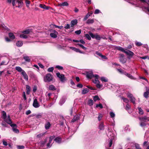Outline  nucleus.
<instances>
[{"label": "nucleus", "instance_id": "obj_3", "mask_svg": "<svg viewBox=\"0 0 149 149\" xmlns=\"http://www.w3.org/2000/svg\"><path fill=\"white\" fill-rule=\"evenodd\" d=\"M53 76L50 73L46 74L44 78V81L45 82H50L52 80Z\"/></svg>", "mask_w": 149, "mask_h": 149}, {"label": "nucleus", "instance_id": "obj_9", "mask_svg": "<svg viewBox=\"0 0 149 149\" xmlns=\"http://www.w3.org/2000/svg\"><path fill=\"white\" fill-rule=\"evenodd\" d=\"M33 106L35 108H38L39 107L40 105L38 103L37 99L36 98L34 99L33 103Z\"/></svg>", "mask_w": 149, "mask_h": 149}, {"label": "nucleus", "instance_id": "obj_64", "mask_svg": "<svg viewBox=\"0 0 149 149\" xmlns=\"http://www.w3.org/2000/svg\"><path fill=\"white\" fill-rule=\"evenodd\" d=\"M143 10L144 11H145L146 10L149 12V7H144L143 8Z\"/></svg>", "mask_w": 149, "mask_h": 149}, {"label": "nucleus", "instance_id": "obj_53", "mask_svg": "<svg viewBox=\"0 0 149 149\" xmlns=\"http://www.w3.org/2000/svg\"><path fill=\"white\" fill-rule=\"evenodd\" d=\"M89 34L93 38H95V34L94 35L91 32L89 33Z\"/></svg>", "mask_w": 149, "mask_h": 149}, {"label": "nucleus", "instance_id": "obj_35", "mask_svg": "<svg viewBox=\"0 0 149 149\" xmlns=\"http://www.w3.org/2000/svg\"><path fill=\"white\" fill-rule=\"evenodd\" d=\"M88 104L90 106L93 105V100L92 99L89 100L88 101Z\"/></svg>", "mask_w": 149, "mask_h": 149}, {"label": "nucleus", "instance_id": "obj_7", "mask_svg": "<svg viewBox=\"0 0 149 149\" xmlns=\"http://www.w3.org/2000/svg\"><path fill=\"white\" fill-rule=\"evenodd\" d=\"M86 76L87 78L88 79H91L94 77L95 75L93 74V72L91 71L86 72Z\"/></svg>", "mask_w": 149, "mask_h": 149}, {"label": "nucleus", "instance_id": "obj_54", "mask_svg": "<svg viewBox=\"0 0 149 149\" xmlns=\"http://www.w3.org/2000/svg\"><path fill=\"white\" fill-rule=\"evenodd\" d=\"M56 68L58 70H62L63 69V68L62 67L58 65L56 66Z\"/></svg>", "mask_w": 149, "mask_h": 149}, {"label": "nucleus", "instance_id": "obj_38", "mask_svg": "<svg viewBox=\"0 0 149 149\" xmlns=\"http://www.w3.org/2000/svg\"><path fill=\"white\" fill-rule=\"evenodd\" d=\"M99 128L100 130H103L104 128V126L103 123H101L99 126Z\"/></svg>", "mask_w": 149, "mask_h": 149}, {"label": "nucleus", "instance_id": "obj_43", "mask_svg": "<svg viewBox=\"0 0 149 149\" xmlns=\"http://www.w3.org/2000/svg\"><path fill=\"white\" fill-rule=\"evenodd\" d=\"M30 32V30L29 29H27L24 31L22 32V33L24 34H28Z\"/></svg>", "mask_w": 149, "mask_h": 149}, {"label": "nucleus", "instance_id": "obj_51", "mask_svg": "<svg viewBox=\"0 0 149 149\" xmlns=\"http://www.w3.org/2000/svg\"><path fill=\"white\" fill-rule=\"evenodd\" d=\"M140 126L142 127L145 126L146 125V124L145 122H141L140 123Z\"/></svg>", "mask_w": 149, "mask_h": 149}, {"label": "nucleus", "instance_id": "obj_23", "mask_svg": "<svg viewBox=\"0 0 149 149\" xmlns=\"http://www.w3.org/2000/svg\"><path fill=\"white\" fill-rule=\"evenodd\" d=\"M30 1L28 0H25V4L26 6L28 9H30L29 5Z\"/></svg>", "mask_w": 149, "mask_h": 149}, {"label": "nucleus", "instance_id": "obj_32", "mask_svg": "<svg viewBox=\"0 0 149 149\" xmlns=\"http://www.w3.org/2000/svg\"><path fill=\"white\" fill-rule=\"evenodd\" d=\"M138 110H139V114L141 115H143V110L141 109L140 107L138 108Z\"/></svg>", "mask_w": 149, "mask_h": 149}, {"label": "nucleus", "instance_id": "obj_8", "mask_svg": "<svg viewBox=\"0 0 149 149\" xmlns=\"http://www.w3.org/2000/svg\"><path fill=\"white\" fill-rule=\"evenodd\" d=\"M53 32L50 34V36L53 38H56L57 37V35L58 33L55 30H53Z\"/></svg>", "mask_w": 149, "mask_h": 149}, {"label": "nucleus", "instance_id": "obj_26", "mask_svg": "<svg viewBox=\"0 0 149 149\" xmlns=\"http://www.w3.org/2000/svg\"><path fill=\"white\" fill-rule=\"evenodd\" d=\"M51 124L49 122H48L45 125V127L46 129H49L50 127Z\"/></svg>", "mask_w": 149, "mask_h": 149}, {"label": "nucleus", "instance_id": "obj_59", "mask_svg": "<svg viewBox=\"0 0 149 149\" xmlns=\"http://www.w3.org/2000/svg\"><path fill=\"white\" fill-rule=\"evenodd\" d=\"M96 107H99L101 109H102L103 108V106L101 104H97L96 105Z\"/></svg>", "mask_w": 149, "mask_h": 149}, {"label": "nucleus", "instance_id": "obj_34", "mask_svg": "<svg viewBox=\"0 0 149 149\" xmlns=\"http://www.w3.org/2000/svg\"><path fill=\"white\" fill-rule=\"evenodd\" d=\"M119 59L120 61L123 63H124L126 62V59L125 58H119Z\"/></svg>", "mask_w": 149, "mask_h": 149}, {"label": "nucleus", "instance_id": "obj_60", "mask_svg": "<svg viewBox=\"0 0 149 149\" xmlns=\"http://www.w3.org/2000/svg\"><path fill=\"white\" fill-rule=\"evenodd\" d=\"M70 25L69 24H67L64 27V28L66 29H69L70 28Z\"/></svg>", "mask_w": 149, "mask_h": 149}, {"label": "nucleus", "instance_id": "obj_30", "mask_svg": "<svg viewBox=\"0 0 149 149\" xmlns=\"http://www.w3.org/2000/svg\"><path fill=\"white\" fill-rule=\"evenodd\" d=\"M9 37L11 39H14L15 37L13 34L11 33H10L8 34Z\"/></svg>", "mask_w": 149, "mask_h": 149}, {"label": "nucleus", "instance_id": "obj_15", "mask_svg": "<svg viewBox=\"0 0 149 149\" xmlns=\"http://www.w3.org/2000/svg\"><path fill=\"white\" fill-rule=\"evenodd\" d=\"M149 94V89H147L146 91L143 94V96L146 98H147Z\"/></svg>", "mask_w": 149, "mask_h": 149}, {"label": "nucleus", "instance_id": "obj_52", "mask_svg": "<svg viewBox=\"0 0 149 149\" xmlns=\"http://www.w3.org/2000/svg\"><path fill=\"white\" fill-rule=\"evenodd\" d=\"M54 70V68L52 67H50L48 68L47 69V71L48 72H52Z\"/></svg>", "mask_w": 149, "mask_h": 149}, {"label": "nucleus", "instance_id": "obj_12", "mask_svg": "<svg viewBox=\"0 0 149 149\" xmlns=\"http://www.w3.org/2000/svg\"><path fill=\"white\" fill-rule=\"evenodd\" d=\"M79 117L78 115H75L73 119L71 120V122L74 123L76 122V121L78 120L79 119Z\"/></svg>", "mask_w": 149, "mask_h": 149}, {"label": "nucleus", "instance_id": "obj_47", "mask_svg": "<svg viewBox=\"0 0 149 149\" xmlns=\"http://www.w3.org/2000/svg\"><path fill=\"white\" fill-rule=\"evenodd\" d=\"M102 117V115L101 113H99V116L98 117V120L99 121H100L101 120Z\"/></svg>", "mask_w": 149, "mask_h": 149}, {"label": "nucleus", "instance_id": "obj_39", "mask_svg": "<svg viewBox=\"0 0 149 149\" xmlns=\"http://www.w3.org/2000/svg\"><path fill=\"white\" fill-rule=\"evenodd\" d=\"M68 5V3L66 2H64L60 4V6H67Z\"/></svg>", "mask_w": 149, "mask_h": 149}, {"label": "nucleus", "instance_id": "obj_29", "mask_svg": "<svg viewBox=\"0 0 149 149\" xmlns=\"http://www.w3.org/2000/svg\"><path fill=\"white\" fill-rule=\"evenodd\" d=\"M6 59L7 60V61L8 60V58H6ZM8 62H9L8 61H3L1 62L0 65H7L8 63Z\"/></svg>", "mask_w": 149, "mask_h": 149}, {"label": "nucleus", "instance_id": "obj_37", "mask_svg": "<svg viewBox=\"0 0 149 149\" xmlns=\"http://www.w3.org/2000/svg\"><path fill=\"white\" fill-rule=\"evenodd\" d=\"M20 37L21 38L25 39L27 38V36L24 35V34L23 33L20 35Z\"/></svg>", "mask_w": 149, "mask_h": 149}, {"label": "nucleus", "instance_id": "obj_44", "mask_svg": "<svg viewBox=\"0 0 149 149\" xmlns=\"http://www.w3.org/2000/svg\"><path fill=\"white\" fill-rule=\"evenodd\" d=\"M7 117L6 116V113L4 111H3V116H2V118H3L4 119L6 118Z\"/></svg>", "mask_w": 149, "mask_h": 149}, {"label": "nucleus", "instance_id": "obj_56", "mask_svg": "<svg viewBox=\"0 0 149 149\" xmlns=\"http://www.w3.org/2000/svg\"><path fill=\"white\" fill-rule=\"evenodd\" d=\"M101 13L100 11L98 9H96L94 12V14H97L100 13Z\"/></svg>", "mask_w": 149, "mask_h": 149}, {"label": "nucleus", "instance_id": "obj_22", "mask_svg": "<svg viewBox=\"0 0 149 149\" xmlns=\"http://www.w3.org/2000/svg\"><path fill=\"white\" fill-rule=\"evenodd\" d=\"M89 89H88L86 88L83 89L81 93H82V94H86V93H87L88 92H89Z\"/></svg>", "mask_w": 149, "mask_h": 149}, {"label": "nucleus", "instance_id": "obj_61", "mask_svg": "<svg viewBox=\"0 0 149 149\" xmlns=\"http://www.w3.org/2000/svg\"><path fill=\"white\" fill-rule=\"evenodd\" d=\"M96 84V86L97 88H100L102 86V85L100 84L99 83Z\"/></svg>", "mask_w": 149, "mask_h": 149}, {"label": "nucleus", "instance_id": "obj_2", "mask_svg": "<svg viewBox=\"0 0 149 149\" xmlns=\"http://www.w3.org/2000/svg\"><path fill=\"white\" fill-rule=\"evenodd\" d=\"M4 120L8 124L10 125L12 127H17V125L15 124H12V122L10 118V116L8 115L6 118L4 119Z\"/></svg>", "mask_w": 149, "mask_h": 149}, {"label": "nucleus", "instance_id": "obj_20", "mask_svg": "<svg viewBox=\"0 0 149 149\" xmlns=\"http://www.w3.org/2000/svg\"><path fill=\"white\" fill-rule=\"evenodd\" d=\"M23 58L25 61L26 62H30L31 61L30 58L28 56H24Z\"/></svg>", "mask_w": 149, "mask_h": 149}, {"label": "nucleus", "instance_id": "obj_45", "mask_svg": "<svg viewBox=\"0 0 149 149\" xmlns=\"http://www.w3.org/2000/svg\"><path fill=\"white\" fill-rule=\"evenodd\" d=\"M113 139H110L109 141V143L108 144V146L110 147L112 144V141Z\"/></svg>", "mask_w": 149, "mask_h": 149}, {"label": "nucleus", "instance_id": "obj_17", "mask_svg": "<svg viewBox=\"0 0 149 149\" xmlns=\"http://www.w3.org/2000/svg\"><path fill=\"white\" fill-rule=\"evenodd\" d=\"M115 49L119 50L120 51L124 53H125V50L124 48L120 47H115Z\"/></svg>", "mask_w": 149, "mask_h": 149}, {"label": "nucleus", "instance_id": "obj_14", "mask_svg": "<svg viewBox=\"0 0 149 149\" xmlns=\"http://www.w3.org/2000/svg\"><path fill=\"white\" fill-rule=\"evenodd\" d=\"M21 74L24 77V79L26 80L27 81L28 79V77L24 71H22L21 72Z\"/></svg>", "mask_w": 149, "mask_h": 149}, {"label": "nucleus", "instance_id": "obj_19", "mask_svg": "<svg viewBox=\"0 0 149 149\" xmlns=\"http://www.w3.org/2000/svg\"><path fill=\"white\" fill-rule=\"evenodd\" d=\"M139 119L141 121H145V120H147L148 121V120L149 119L148 117L146 116H144L142 118H139Z\"/></svg>", "mask_w": 149, "mask_h": 149}, {"label": "nucleus", "instance_id": "obj_46", "mask_svg": "<svg viewBox=\"0 0 149 149\" xmlns=\"http://www.w3.org/2000/svg\"><path fill=\"white\" fill-rule=\"evenodd\" d=\"M110 115L111 117L112 118H114L115 116V114L113 112H111L110 113Z\"/></svg>", "mask_w": 149, "mask_h": 149}, {"label": "nucleus", "instance_id": "obj_21", "mask_svg": "<svg viewBox=\"0 0 149 149\" xmlns=\"http://www.w3.org/2000/svg\"><path fill=\"white\" fill-rule=\"evenodd\" d=\"M124 74L126 75V76H127L129 78H130L131 79H134V77L132 76V75L130 74H128L127 73H126V72H125Z\"/></svg>", "mask_w": 149, "mask_h": 149}, {"label": "nucleus", "instance_id": "obj_16", "mask_svg": "<svg viewBox=\"0 0 149 149\" xmlns=\"http://www.w3.org/2000/svg\"><path fill=\"white\" fill-rule=\"evenodd\" d=\"M54 140L56 142L60 143L61 142V138L59 137H58L55 138Z\"/></svg>", "mask_w": 149, "mask_h": 149}, {"label": "nucleus", "instance_id": "obj_13", "mask_svg": "<svg viewBox=\"0 0 149 149\" xmlns=\"http://www.w3.org/2000/svg\"><path fill=\"white\" fill-rule=\"evenodd\" d=\"M39 6L41 8L45 10H48L50 8L49 7L46 6L44 4H40L39 5Z\"/></svg>", "mask_w": 149, "mask_h": 149}, {"label": "nucleus", "instance_id": "obj_5", "mask_svg": "<svg viewBox=\"0 0 149 149\" xmlns=\"http://www.w3.org/2000/svg\"><path fill=\"white\" fill-rule=\"evenodd\" d=\"M108 130L109 131L107 133V136L109 138H111L110 139H114L115 136V135L112 133L111 130H110L109 128H108Z\"/></svg>", "mask_w": 149, "mask_h": 149}, {"label": "nucleus", "instance_id": "obj_24", "mask_svg": "<svg viewBox=\"0 0 149 149\" xmlns=\"http://www.w3.org/2000/svg\"><path fill=\"white\" fill-rule=\"evenodd\" d=\"M16 45L17 47H21L23 45L22 42L21 41H19L16 43Z\"/></svg>", "mask_w": 149, "mask_h": 149}, {"label": "nucleus", "instance_id": "obj_6", "mask_svg": "<svg viewBox=\"0 0 149 149\" xmlns=\"http://www.w3.org/2000/svg\"><path fill=\"white\" fill-rule=\"evenodd\" d=\"M125 53L128 56V58L129 59H130L134 55V53L130 50H125Z\"/></svg>", "mask_w": 149, "mask_h": 149}, {"label": "nucleus", "instance_id": "obj_41", "mask_svg": "<svg viewBox=\"0 0 149 149\" xmlns=\"http://www.w3.org/2000/svg\"><path fill=\"white\" fill-rule=\"evenodd\" d=\"M45 134V133H40L38 134L37 136V137L38 138H40L42 137Z\"/></svg>", "mask_w": 149, "mask_h": 149}, {"label": "nucleus", "instance_id": "obj_11", "mask_svg": "<svg viewBox=\"0 0 149 149\" xmlns=\"http://www.w3.org/2000/svg\"><path fill=\"white\" fill-rule=\"evenodd\" d=\"M93 77H94L95 79L94 80H93V82L95 84L99 83L100 82L98 80V78H99V76L98 75L95 74V75Z\"/></svg>", "mask_w": 149, "mask_h": 149}, {"label": "nucleus", "instance_id": "obj_40", "mask_svg": "<svg viewBox=\"0 0 149 149\" xmlns=\"http://www.w3.org/2000/svg\"><path fill=\"white\" fill-rule=\"evenodd\" d=\"M93 99V100L95 102L97 100H100L98 96L97 95H95Z\"/></svg>", "mask_w": 149, "mask_h": 149}, {"label": "nucleus", "instance_id": "obj_49", "mask_svg": "<svg viewBox=\"0 0 149 149\" xmlns=\"http://www.w3.org/2000/svg\"><path fill=\"white\" fill-rule=\"evenodd\" d=\"M77 45H79L80 47L82 48L84 50L86 49V48L84 47L82 45L78 43L77 44Z\"/></svg>", "mask_w": 149, "mask_h": 149}, {"label": "nucleus", "instance_id": "obj_48", "mask_svg": "<svg viewBox=\"0 0 149 149\" xmlns=\"http://www.w3.org/2000/svg\"><path fill=\"white\" fill-rule=\"evenodd\" d=\"M85 37L88 40H91V36L90 35H89L88 34H85Z\"/></svg>", "mask_w": 149, "mask_h": 149}, {"label": "nucleus", "instance_id": "obj_4", "mask_svg": "<svg viewBox=\"0 0 149 149\" xmlns=\"http://www.w3.org/2000/svg\"><path fill=\"white\" fill-rule=\"evenodd\" d=\"M56 75L59 78L61 81L63 82L65 81V77L64 74H61L59 72H58L56 73Z\"/></svg>", "mask_w": 149, "mask_h": 149}, {"label": "nucleus", "instance_id": "obj_31", "mask_svg": "<svg viewBox=\"0 0 149 149\" xmlns=\"http://www.w3.org/2000/svg\"><path fill=\"white\" fill-rule=\"evenodd\" d=\"M15 69L18 72H22V71H24L19 66L16 67H15Z\"/></svg>", "mask_w": 149, "mask_h": 149}, {"label": "nucleus", "instance_id": "obj_62", "mask_svg": "<svg viewBox=\"0 0 149 149\" xmlns=\"http://www.w3.org/2000/svg\"><path fill=\"white\" fill-rule=\"evenodd\" d=\"M81 30H80L76 31L75 32V33L76 34H77V35L80 34L81 33Z\"/></svg>", "mask_w": 149, "mask_h": 149}, {"label": "nucleus", "instance_id": "obj_55", "mask_svg": "<svg viewBox=\"0 0 149 149\" xmlns=\"http://www.w3.org/2000/svg\"><path fill=\"white\" fill-rule=\"evenodd\" d=\"M90 16V15H88V13L85 17L84 18V21L86 20L88 17Z\"/></svg>", "mask_w": 149, "mask_h": 149}, {"label": "nucleus", "instance_id": "obj_50", "mask_svg": "<svg viewBox=\"0 0 149 149\" xmlns=\"http://www.w3.org/2000/svg\"><path fill=\"white\" fill-rule=\"evenodd\" d=\"M130 100L134 104H135V98L132 97V98H130Z\"/></svg>", "mask_w": 149, "mask_h": 149}, {"label": "nucleus", "instance_id": "obj_42", "mask_svg": "<svg viewBox=\"0 0 149 149\" xmlns=\"http://www.w3.org/2000/svg\"><path fill=\"white\" fill-rule=\"evenodd\" d=\"M12 128V130L13 132L16 133H18L19 132V130H18L16 128V127Z\"/></svg>", "mask_w": 149, "mask_h": 149}, {"label": "nucleus", "instance_id": "obj_36", "mask_svg": "<svg viewBox=\"0 0 149 149\" xmlns=\"http://www.w3.org/2000/svg\"><path fill=\"white\" fill-rule=\"evenodd\" d=\"M102 37L100 36L99 35H98L97 34H95V38L96 40H100Z\"/></svg>", "mask_w": 149, "mask_h": 149}, {"label": "nucleus", "instance_id": "obj_63", "mask_svg": "<svg viewBox=\"0 0 149 149\" xmlns=\"http://www.w3.org/2000/svg\"><path fill=\"white\" fill-rule=\"evenodd\" d=\"M100 57L102 59H107V57L103 55L102 54L101 56Z\"/></svg>", "mask_w": 149, "mask_h": 149}, {"label": "nucleus", "instance_id": "obj_10", "mask_svg": "<svg viewBox=\"0 0 149 149\" xmlns=\"http://www.w3.org/2000/svg\"><path fill=\"white\" fill-rule=\"evenodd\" d=\"M77 20L76 19L72 20L70 23L71 26L72 27H74V26L77 25Z\"/></svg>", "mask_w": 149, "mask_h": 149}, {"label": "nucleus", "instance_id": "obj_57", "mask_svg": "<svg viewBox=\"0 0 149 149\" xmlns=\"http://www.w3.org/2000/svg\"><path fill=\"white\" fill-rule=\"evenodd\" d=\"M54 26L55 28H58L60 29H61L63 28V26H58L56 25H54Z\"/></svg>", "mask_w": 149, "mask_h": 149}, {"label": "nucleus", "instance_id": "obj_58", "mask_svg": "<svg viewBox=\"0 0 149 149\" xmlns=\"http://www.w3.org/2000/svg\"><path fill=\"white\" fill-rule=\"evenodd\" d=\"M122 99L123 100L124 102L126 103H128L129 102V100L127 98L122 97Z\"/></svg>", "mask_w": 149, "mask_h": 149}, {"label": "nucleus", "instance_id": "obj_18", "mask_svg": "<svg viewBox=\"0 0 149 149\" xmlns=\"http://www.w3.org/2000/svg\"><path fill=\"white\" fill-rule=\"evenodd\" d=\"M94 22V19H88L87 22L86 23L88 24H93Z\"/></svg>", "mask_w": 149, "mask_h": 149}, {"label": "nucleus", "instance_id": "obj_28", "mask_svg": "<svg viewBox=\"0 0 149 149\" xmlns=\"http://www.w3.org/2000/svg\"><path fill=\"white\" fill-rule=\"evenodd\" d=\"M65 98H62L60 100L59 104L61 105H62L65 102Z\"/></svg>", "mask_w": 149, "mask_h": 149}, {"label": "nucleus", "instance_id": "obj_25", "mask_svg": "<svg viewBox=\"0 0 149 149\" xmlns=\"http://www.w3.org/2000/svg\"><path fill=\"white\" fill-rule=\"evenodd\" d=\"M26 93L29 95L30 93V87L28 85L26 86Z\"/></svg>", "mask_w": 149, "mask_h": 149}, {"label": "nucleus", "instance_id": "obj_33", "mask_svg": "<svg viewBox=\"0 0 149 149\" xmlns=\"http://www.w3.org/2000/svg\"><path fill=\"white\" fill-rule=\"evenodd\" d=\"M101 80L102 82H107L108 81L107 79L104 77H102L101 78Z\"/></svg>", "mask_w": 149, "mask_h": 149}, {"label": "nucleus", "instance_id": "obj_27", "mask_svg": "<svg viewBox=\"0 0 149 149\" xmlns=\"http://www.w3.org/2000/svg\"><path fill=\"white\" fill-rule=\"evenodd\" d=\"M49 90L52 91H54L56 90V88L55 87L52 85H50L49 86Z\"/></svg>", "mask_w": 149, "mask_h": 149}, {"label": "nucleus", "instance_id": "obj_1", "mask_svg": "<svg viewBox=\"0 0 149 149\" xmlns=\"http://www.w3.org/2000/svg\"><path fill=\"white\" fill-rule=\"evenodd\" d=\"M16 3H17V6H16V7L19 8L22 7L23 3L22 0H12V3L13 6L16 4Z\"/></svg>", "mask_w": 149, "mask_h": 149}]
</instances>
